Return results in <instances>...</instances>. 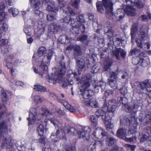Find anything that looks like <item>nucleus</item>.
<instances>
[{
  "label": "nucleus",
  "instance_id": "nucleus-1",
  "mask_svg": "<svg viewBox=\"0 0 151 151\" xmlns=\"http://www.w3.org/2000/svg\"><path fill=\"white\" fill-rule=\"evenodd\" d=\"M117 104L115 100H111L107 103L105 102L102 109H99L96 112V115L98 117L102 116V119L107 130H110L113 127L111 123V116L113 115Z\"/></svg>",
  "mask_w": 151,
  "mask_h": 151
},
{
  "label": "nucleus",
  "instance_id": "nucleus-2",
  "mask_svg": "<svg viewBox=\"0 0 151 151\" xmlns=\"http://www.w3.org/2000/svg\"><path fill=\"white\" fill-rule=\"evenodd\" d=\"M66 71V68L65 63H61V67L60 71L54 74H52L50 77H48L49 80L55 81L53 82L54 83L56 82L59 83L60 86L63 87H65L69 85H72L73 82V80L75 78V77L76 76V73H73L72 70H69L68 73V81L66 78L62 77V76L65 74Z\"/></svg>",
  "mask_w": 151,
  "mask_h": 151
},
{
  "label": "nucleus",
  "instance_id": "nucleus-3",
  "mask_svg": "<svg viewBox=\"0 0 151 151\" xmlns=\"http://www.w3.org/2000/svg\"><path fill=\"white\" fill-rule=\"evenodd\" d=\"M148 29L147 27L145 28H142L139 31V36L136 39V42L137 46L140 48L143 47L142 44H144L145 48L149 49L150 45L148 40L149 39L148 34Z\"/></svg>",
  "mask_w": 151,
  "mask_h": 151
},
{
  "label": "nucleus",
  "instance_id": "nucleus-4",
  "mask_svg": "<svg viewBox=\"0 0 151 151\" xmlns=\"http://www.w3.org/2000/svg\"><path fill=\"white\" fill-rule=\"evenodd\" d=\"M115 0H102V2L98 1L96 3L98 11L101 13L104 12V9L102 4L105 7L106 13L110 16L113 15L112 12V5Z\"/></svg>",
  "mask_w": 151,
  "mask_h": 151
},
{
  "label": "nucleus",
  "instance_id": "nucleus-5",
  "mask_svg": "<svg viewBox=\"0 0 151 151\" xmlns=\"http://www.w3.org/2000/svg\"><path fill=\"white\" fill-rule=\"evenodd\" d=\"M90 80L86 77L82 78L78 83L79 88L81 91H83L82 93L84 99H87L91 97L93 92L90 90H86L90 85L89 83Z\"/></svg>",
  "mask_w": 151,
  "mask_h": 151
},
{
  "label": "nucleus",
  "instance_id": "nucleus-6",
  "mask_svg": "<svg viewBox=\"0 0 151 151\" xmlns=\"http://www.w3.org/2000/svg\"><path fill=\"white\" fill-rule=\"evenodd\" d=\"M125 13L128 15L134 16L136 14L135 10L131 6L129 5H127L124 9L122 8L118 9L116 11L117 20H119L123 18Z\"/></svg>",
  "mask_w": 151,
  "mask_h": 151
},
{
  "label": "nucleus",
  "instance_id": "nucleus-7",
  "mask_svg": "<svg viewBox=\"0 0 151 151\" xmlns=\"http://www.w3.org/2000/svg\"><path fill=\"white\" fill-rule=\"evenodd\" d=\"M31 6L34 11L35 14L39 17L40 18H42L43 14L41 11L42 7L39 0H29Z\"/></svg>",
  "mask_w": 151,
  "mask_h": 151
},
{
  "label": "nucleus",
  "instance_id": "nucleus-8",
  "mask_svg": "<svg viewBox=\"0 0 151 151\" xmlns=\"http://www.w3.org/2000/svg\"><path fill=\"white\" fill-rule=\"evenodd\" d=\"M50 96L52 97L55 96V98L56 97L58 101L63 104L66 109L69 110L70 112H76L75 109L73 106L69 104L67 101L64 100L60 99L61 98H64V95L63 94H60L59 97L56 96V95H55L54 93H51Z\"/></svg>",
  "mask_w": 151,
  "mask_h": 151
},
{
  "label": "nucleus",
  "instance_id": "nucleus-9",
  "mask_svg": "<svg viewBox=\"0 0 151 151\" xmlns=\"http://www.w3.org/2000/svg\"><path fill=\"white\" fill-rule=\"evenodd\" d=\"M52 56V53L50 52L47 55L44 56L42 58L40 66L43 70L46 71H47L48 66L49 65Z\"/></svg>",
  "mask_w": 151,
  "mask_h": 151
},
{
  "label": "nucleus",
  "instance_id": "nucleus-10",
  "mask_svg": "<svg viewBox=\"0 0 151 151\" xmlns=\"http://www.w3.org/2000/svg\"><path fill=\"white\" fill-rule=\"evenodd\" d=\"M117 136L120 138L123 139L127 142H134L136 139V137L127 138L125 137L126 130L123 129H119L117 132Z\"/></svg>",
  "mask_w": 151,
  "mask_h": 151
},
{
  "label": "nucleus",
  "instance_id": "nucleus-11",
  "mask_svg": "<svg viewBox=\"0 0 151 151\" xmlns=\"http://www.w3.org/2000/svg\"><path fill=\"white\" fill-rule=\"evenodd\" d=\"M104 31L105 32L108 33V38H109L111 41L112 40L113 42L118 41L120 42L121 38L118 35L113 36V33L111 31L110 27H106L105 28Z\"/></svg>",
  "mask_w": 151,
  "mask_h": 151
},
{
  "label": "nucleus",
  "instance_id": "nucleus-12",
  "mask_svg": "<svg viewBox=\"0 0 151 151\" xmlns=\"http://www.w3.org/2000/svg\"><path fill=\"white\" fill-rule=\"evenodd\" d=\"M37 113L36 109L33 108H31L29 110V117L27 119L29 121V125L34 123L37 118Z\"/></svg>",
  "mask_w": 151,
  "mask_h": 151
},
{
  "label": "nucleus",
  "instance_id": "nucleus-13",
  "mask_svg": "<svg viewBox=\"0 0 151 151\" xmlns=\"http://www.w3.org/2000/svg\"><path fill=\"white\" fill-rule=\"evenodd\" d=\"M117 78V75L114 72L111 73L110 78L108 79L109 83L110 86L115 89L117 88V82L116 79Z\"/></svg>",
  "mask_w": 151,
  "mask_h": 151
},
{
  "label": "nucleus",
  "instance_id": "nucleus-14",
  "mask_svg": "<svg viewBox=\"0 0 151 151\" xmlns=\"http://www.w3.org/2000/svg\"><path fill=\"white\" fill-rule=\"evenodd\" d=\"M49 119L50 121L55 126V127L56 128H58V129L57 131H56V133H52L51 134V137L52 136H55L57 135L58 134H59V130L60 129H61V124L60 122H59L57 120L55 119L54 118H48Z\"/></svg>",
  "mask_w": 151,
  "mask_h": 151
},
{
  "label": "nucleus",
  "instance_id": "nucleus-15",
  "mask_svg": "<svg viewBox=\"0 0 151 151\" xmlns=\"http://www.w3.org/2000/svg\"><path fill=\"white\" fill-rule=\"evenodd\" d=\"M87 106H90L93 108H97L99 106L98 102L95 98L91 99L89 102H86L85 100L82 101Z\"/></svg>",
  "mask_w": 151,
  "mask_h": 151
},
{
  "label": "nucleus",
  "instance_id": "nucleus-16",
  "mask_svg": "<svg viewBox=\"0 0 151 151\" xmlns=\"http://www.w3.org/2000/svg\"><path fill=\"white\" fill-rule=\"evenodd\" d=\"M105 134L106 133L104 130L100 127L96 128L93 134V135L98 138H99L101 135L104 136Z\"/></svg>",
  "mask_w": 151,
  "mask_h": 151
},
{
  "label": "nucleus",
  "instance_id": "nucleus-17",
  "mask_svg": "<svg viewBox=\"0 0 151 151\" xmlns=\"http://www.w3.org/2000/svg\"><path fill=\"white\" fill-rule=\"evenodd\" d=\"M116 139L110 137L107 142L109 145L113 147V148L111 151H116L118 150V147L117 146H116Z\"/></svg>",
  "mask_w": 151,
  "mask_h": 151
},
{
  "label": "nucleus",
  "instance_id": "nucleus-18",
  "mask_svg": "<svg viewBox=\"0 0 151 151\" xmlns=\"http://www.w3.org/2000/svg\"><path fill=\"white\" fill-rule=\"evenodd\" d=\"M42 3L44 4H47L46 5H47L48 6L46 9L47 10L48 12L52 11L54 12H56L57 11L56 9H55L54 8H55L54 5V3L53 2H50V1L44 0L42 2Z\"/></svg>",
  "mask_w": 151,
  "mask_h": 151
},
{
  "label": "nucleus",
  "instance_id": "nucleus-19",
  "mask_svg": "<svg viewBox=\"0 0 151 151\" xmlns=\"http://www.w3.org/2000/svg\"><path fill=\"white\" fill-rule=\"evenodd\" d=\"M140 86L142 89L146 88V90L149 92L151 91V83L149 81L141 83Z\"/></svg>",
  "mask_w": 151,
  "mask_h": 151
},
{
  "label": "nucleus",
  "instance_id": "nucleus-20",
  "mask_svg": "<svg viewBox=\"0 0 151 151\" xmlns=\"http://www.w3.org/2000/svg\"><path fill=\"white\" fill-rule=\"evenodd\" d=\"M127 3L130 1L131 3H134V5L139 8H143L144 4L141 0H126Z\"/></svg>",
  "mask_w": 151,
  "mask_h": 151
},
{
  "label": "nucleus",
  "instance_id": "nucleus-21",
  "mask_svg": "<svg viewBox=\"0 0 151 151\" xmlns=\"http://www.w3.org/2000/svg\"><path fill=\"white\" fill-rule=\"evenodd\" d=\"M76 62L77 65L78 67V73L79 74H80V70L83 69L85 66V61L83 59L78 58Z\"/></svg>",
  "mask_w": 151,
  "mask_h": 151
},
{
  "label": "nucleus",
  "instance_id": "nucleus-22",
  "mask_svg": "<svg viewBox=\"0 0 151 151\" xmlns=\"http://www.w3.org/2000/svg\"><path fill=\"white\" fill-rule=\"evenodd\" d=\"M46 130L45 127L42 124H40L37 129L38 135L40 136H42L44 135L45 131Z\"/></svg>",
  "mask_w": 151,
  "mask_h": 151
},
{
  "label": "nucleus",
  "instance_id": "nucleus-23",
  "mask_svg": "<svg viewBox=\"0 0 151 151\" xmlns=\"http://www.w3.org/2000/svg\"><path fill=\"white\" fill-rule=\"evenodd\" d=\"M0 99L4 102H6L8 100L7 95L5 91L2 88L0 89Z\"/></svg>",
  "mask_w": 151,
  "mask_h": 151
},
{
  "label": "nucleus",
  "instance_id": "nucleus-24",
  "mask_svg": "<svg viewBox=\"0 0 151 151\" xmlns=\"http://www.w3.org/2000/svg\"><path fill=\"white\" fill-rule=\"evenodd\" d=\"M8 25L6 22L0 24V38L1 36V34L6 32L8 30Z\"/></svg>",
  "mask_w": 151,
  "mask_h": 151
},
{
  "label": "nucleus",
  "instance_id": "nucleus-25",
  "mask_svg": "<svg viewBox=\"0 0 151 151\" xmlns=\"http://www.w3.org/2000/svg\"><path fill=\"white\" fill-rule=\"evenodd\" d=\"M138 63L142 67H145L149 63V60L147 57H144V58L140 59Z\"/></svg>",
  "mask_w": 151,
  "mask_h": 151
},
{
  "label": "nucleus",
  "instance_id": "nucleus-26",
  "mask_svg": "<svg viewBox=\"0 0 151 151\" xmlns=\"http://www.w3.org/2000/svg\"><path fill=\"white\" fill-rule=\"evenodd\" d=\"M32 98L36 104H37L42 102V98L37 95H32Z\"/></svg>",
  "mask_w": 151,
  "mask_h": 151
},
{
  "label": "nucleus",
  "instance_id": "nucleus-27",
  "mask_svg": "<svg viewBox=\"0 0 151 151\" xmlns=\"http://www.w3.org/2000/svg\"><path fill=\"white\" fill-rule=\"evenodd\" d=\"M6 127L4 123H0V133L1 135H4L7 132Z\"/></svg>",
  "mask_w": 151,
  "mask_h": 151
},
{
  "label": "nucleus",
  "instance_id": "nucleus-28",
  "mask_svg": "<svg viewBox=\"0 0 151 151\" xmlns=\"http://www.w3.org/2000/svg\"><path fill=\"white\" fill-rule=\"evenodd\" d=\"M89 119L91 122V126L96 127L97 124V122L95 117L93 115H91L90 116Z\"/></svg>",
  "mask_w": 151,
  "mask_h": 151
},
{
  "label": "nucleus",
  "instance_id": "nucleus-29",
  "mask_svg": "<svg viewBox=\"0 0 151 151\" xmlns=\"http://www.w3.org/2000/svg\"><path fill=\"white\" fill-rule=\"evenodd\" d=\"M62 9L65 14H67L71 16H73L75 15L74 13L73 12L72 9L69 7L64 8Z\"/></svg>",
  "mask_w": 151,
  "mask_h": 151
},
{
  "label": "nucleus",
  "instance_id": "nucleus-30",
  "mask_svg": "<svg viewBox=\"0 0 151 151\" xmlns=\"http://www.w3.org/2000/svg\"><path fill=\"white\" fill-rule=\"evenodd\" d=\"M99 86H96L94 88L95 91L97 92L99 91V87L101 88L102 90H104L105 88L106 84L105 82H99Z\"/></svg>",
  "mask_w": 151,
  "mask_h": 151
},
{
  "label": "nucleus",
  "instance_id": "nucleus-31",
  "mask_svg": "<svg viewBox=\"0 0 151 151\" xmlns=\"http://www.w3.org/2000/svg\"><path fill=\"white\" fill-rule=\"evenodd\" d=\"M137 24H135L132 25L131 29V35L132 38H133L136 33L137 30Z\"/></svg>",
  "mask_w": 151,
  "mask_h": 151
},
{
  "label": "nucleus",
  "instance_id": "nucleus-32",
  "mask_svg": "<svg viewBox=\"0 0 151 151\" xmlns=\"http://www.w3.org/2000/svg\"><path fill=\"white\" fill-rule=\"evenodd\" d=\"M47 50L44 47H40L38 50V56L41 57L43 55H44L46 52Z\"/></svg>",
  "mask_w": 151,
  "mask_h": 151
},
{
  "label": "nucleus",
  "instance_id": "nucleus-33",
  "mask_svg": "<svg viewBox=\"0 0 151 151\" xmlns=\"http://www.w3.org/2000/svg\"><path fill=\"white\" fill-rule=\"evenodd\" d=\"M33 89L40 92H44L46 91V88L45 87L37 84L34 86Z\"/></svg>",
  "mask_w": 151,
  "mask_h": 151
},
{
  "label": "nucleus",
  "instance_id": "nucleus-34",
  "mask_svg": "<svg viewBox=\"0 0 151 151\" xmlns=\"http://www.w3.org/2000/svg\"><path fill=\"white\" fill-rule=\"evenodd\" d=\"M78 135L80 138H83L89 136L88 133L86 132L84 130H82L81 131H79L78 132Z\"/></svg>",
  "mask_w": 151,
  "mask_h": 151
},
{
  "label": "nucleus",
  "instance_id": "nucleus-35",
  "mask_svg": "<svg viewBox=\"0 0 151 151\" xmlns=\"http://www.w3.org/2000/svg\"><path fill=\"white\" fill-rule=\"evenodd\" d=\"M9 13L11 14L13 16H16L19 13L18 10L14 8H12L8 10Z\"/></svg>",
  "mask_w": 151,
  "mask_h": 151
},
{
  "label": "nucleus",
  "instance_id": "nucleus-36",
  "mask_svg": "<svg viewBox=\"0 0 151 151\" xmlns=\"http://www.w3.org/2000/svg\"><path fill=\"white\" fill-rule=\"evenodd\" d=\"M9 41L8 40L2 39L0 40V47L7 46Z\"/></svg>",
  "mask_w": 151,
  "mask_h": 151
},
{
  "label": "nucleus",
  "instance_id": "nucleus-37",
  "mask_svg": "<svg viewBox=\"0 0 151 151\" xmlns=\"http://www.w3.org/2000/svg\"><path fill=\"white\" fill-rule=\"evenodd\" d=\"M80 3V0H72L71 4L74 7L77 8Z\"/></svg>",
  "mask_w": 151,
  "mask_h": 151
},
{
  "label": "nucleus",
  "instance_id": "nucleus-38",
  "mask_svg": "<svg viewBox=\"0 0 151 151\" xmlns=\"http://www.w3.org/2000/svg\"><path fill=\"white\" fill-rule=\"evenodd\" d=\"M42 114L43 116H48L50 115V112L46 108H42Z\"/></svg>",
  "mask_w": 151,
  "mask_h": 151
},
{
  "label": "nucleus",
  "instance_id": "nucleus-39",
  "mask_svg": "<svg viewBox=\"0 0 151 151\" xmlns=\"http://www.w3.org/2000/svg\"><path fill=\"white\" fill-rule=\"evenodd\" d=\"M32 29L30 27H29L24 29V31L26 35L30 36L31 35V32Z\"/></svg>",
  "mask_w": 151,
  "mask_h": 151
},
{
  "label": "nucleus",
  "instance_id": "nucleus-40",
  "mask_svg": "<svg viewBox=\"0 0 151 151\" xmlns=\"http://www.w3.org/2000/svg\"><path fill=\"white\" fill-rule=\"evenodd\" d=\"M81 49L78 45H76L74 47L75 54L76 55H79L81 54Z\"/></svg>",
  "mask_w": 151,
  "mask_h": 151
},
{
  "label": "nucleus",
  "instance_id": "nucleus-41",
  "mask_svg": "<svg viewBox=\"0 0 151 151\" xmlns=\"http://www.w3.org/2000/svg\"><path fill=\"white\" fill-rule=\"evenodd\" d=\"M77 131L74 128H71L70 129H68L67 132V133H69L70 134H73L75 135L77 133Z\"/></svg>",
  "mask_w": 151,
  "mask_h": 151
},
{
  "label": "nucleus",
  "instance_id": "nucleus-42",
  "mask_svg": "<svg viewBox=\"0 0 151 151\" xmlns=\"http://www.w3.org/2000/svg\"><path fill=\"white\" fill-rule=\"evenodd\" d=\"M137 123L136 122L134 125V127L131 128L130 130L129 131V134H134L136 131V128L137 127Z\"/></svg>",
  "mask_w": 151,
  "mask_h": 151
},
{
  "label": "nucleus",
  "instance_id": "nucleus-43",
  "mask_svg": "<svg viewBox=\"0 0 151 151\" xmlns=\"http://www.w3.org/2000/svg\"><path fill=\"white\" fill-rule=\"evenodd\" d=\"M30 10V7H29L27 8V12H26L24 11L21 12L22 14L23 15V17L24 18V20H26L27 19V17H28V14L27 13V12H29Z\"/></svg>",
  "mask_w": 151,
  "mask_h": 151
},
{
  "label": "nucleus",
  "instance_id": "nucleus-44",
  "mask_svg": "<svg viewBox=\"0 0 151 151\" xmlns=\"http://www.w3.org/2000/svg\"><path fill=\"white\" fill-rule=\"evenodd\" d=\"M149 136V134L148 133H146L145 134H143L142 137L141 138V142H143L146 140L147 139Z\"/></svg>",
  "mask_w": 151,
  "mask_h": 151
},
{
  "label": "nucleus",
  "instance_id": "nucleus-45",
  "mask_svg": "<svg viewBox=\"0 0 151 151\" xmlns=\"http://www.w3.org/2000/svg\"><path fill=\"white\" fill-rule=\"evenodd\" d=\"M55 18L52 14L50 13L48 14L47 15V19L48 20L51 21L55 19Z\"/></svg>",
  "mask_w": 151,
  "mask_h": 151
},
{
  "label": "nucleus",
  "instance_id": "nucleus-46",
  "mask_svg": "<svg viewBox=\"0 0 151 151\" xmlns=\"http://www.w3.org/2000/svg\"><path fill=\"white\" fill-rule=\"evenodd\" d=\"M96 143L94 142L93 144H91L88 147V151H93L96 148Z\"/></svg>",
  "mask_w": 151,
  "mask_h": 151
},
{
  "label": "nucleus",
  "instance_id": "nucleus-47",
  "mask_svg": "<svg viewBox=\"0 0 151 151\" xmlns=\"http://www.w3.org/2000/svg\"><path fill=\"white\" fill-rule=\"evenodd\" d=\"M39 140V142L41 143L45 144L46 142L47 139L46 138V137L44 135L42 136Z\"/></svg>",
  "mask_w": 151,
  "mask_h": 151
},
{
  "label": "nucleus",
  "instance_id": "nucleus-48",
  "mask_svg": "<svg viewBox=\"0 0 151 151\" xmlns=\"http://www.w3.org/2000/svg\"><path fill=\"white\" fill-rule=\"evenodd\" d=\"M6 65L8 68H9L11 69L10 71L11 72L12 74H13V72L14 71V70L12 69V64L7 62L6 63Z\"/></svg>",
  "mask_w": 151,
  "mask_h": 151
},
{
  "label": "nucleus",
  "instance_id": "nucleus-49",
  "mask_svg": "<svg viewBox=\"0 0 151 151\" xmlns=\"http://www.w3.org/2000/svg\"><path fill=\"white\" fill-rule=\"evenodd\" d=\"M120 49L119 48H117L115 50L113 51V53L114 55L117 59L118 58L119 56V54L120 52Z\"/></svg>",
  "mask_w": 151,
  "mask_h": 151
},
{
  "label": "nucleus",
  "instance_id": "nucleus-50",
  "mask_svg": "<svg viewBox=\"0 0 151 151\" xmlns=\"http://www.w3.org/2000/svg\"><path fill=\"white\" fill-rule=\"evenodd\" d=\"M6 15V14L5 12H3L2 14L0 13V23L4 20Z\"/></svg>",
  "mask_w": 151,
  "mask_h": 151
},
{
  "label": "nucleus",
  "instance_id": "nucleus-51",
  "mask_svg": "<svg viewBox=\"0 0 151 151\" xmlns=\"http://www.w3.org/2000/svg\"><path fill=\"white\" fill-rule=\"evenodd\" d=\"M5 6L3 3L1 2L0 4V13L2 14L4 12Z\"/></svg>",
  "mask_w": 151,
  "mask_h": 151
},
{
  "label": "nucleus",
  "instance_id": "nucleus-52",
  "mask_svg": "<svg viewBox=\"0 0 151 151\" xmlns=\"http://www.w3.org/2000/svg\"><path fill=\"white\" fill-rule=\"evenodd\" d=\"M52 27L53 30L55 32L58 31L60 28V27L59 26H57L56 24H54L52 25Z\"/></svg>",
  "mask_w": 151,
  "mask_h": 151
},
{
  "label": "nucleus",
  "instance_id": "nucleus-53",
  "mask_svg": "<svg viewBox=\"0 0 151 151\" xmlns=\"http://www.w3.org/2000/svg\"><path fill=\"white\" fill-rule=\"evenodd\" d=\"M87 38V36L86 35H83L77 38L78 40L80 41L81 42H83L84 40H86Z\"/></svg>",
  "mask_w": 151,
  "mask_h": 151
},
{
  "label": "nucleus",
  "instance_id": "nucleus-54",
  "mask_svg": "<svg viewBox=\"0 0 151 151\" xmlns=\"http://www.w3.org/2000/svg\"><path fill=\"white\" fill-rule=\"evenodd\" d=\"M125 146L127 147H128L129 148L130 150L132 151H134V150L135 147L134 145H131L129 144H126L125 145Z\"/></svg>",
  "mask_w": 151,
  "mask_h": 151
},
{
  "label": "nucleus",
  "instance_id": "nucleus-55",
  "mask_svg": "<svg viewBox=\"0 0 151 151\" xmlns=\"http://www.w3.org/2000/svg\"><path fill=\"white\" fill-rule=\"evenodd\" d=\"M139 52V50L136 48H135L131 50L130 51V53L132 55L138 53Z\"/></svg>",
  "mask_w": 151,
  "mask_h": 151
},
{
  "label": "nucleus",
  "instance_id": "nucleus-56",
  "mask_svg": "<svg viewBox=\"0 0 151 151\" xmlns=\"http://www.w3.org/2000/svg\"><path fill=\"white\" fill-rule=\"evenodd\" d=\"M33 70L34 71V72L36 74H38L39 75L42 76V77H43V74L41 72L38 71V70L35 68V67L33 68Z\"/></svg>",
  "mask_w": 151,
  "mask_h": 151
},
{
  "label": "nucleus",
  "instance_id": "nucleus-57",
  "mask_svg": "<svg viewBox=\"0 0 151 151\" xmlns=\"http://www.w3.org/2000/svg\"><path fill=\"white\" fill-rule=\"evenodd\" d=\"M57 113L58 115L60 116H63L64 114V112L60 109L57 111Z\"/></svg>",
  "mask_w": 151,
  "mask_h": 151
},
{
  "label": "nucleus",
  "instance_id": "nucleus-58",
  "mask_svg": "<svg viewBox=\"0 0 151 151\" xmlns=\"http://www.w3.org/2000/svg\"><path fill=\"white\" fill-rule=\"evenodd\" d=\"M121 73V74H122V78H127L128 77V74L127 73L124 72L123 73Z\"/></svg>",
  "mask_w": 151,
  "mask_h": 151
},
{
  "label": "nucleus",
  "instance_id": "nucleus-59",
  "mask_svg": "<svg viewBox=\"0 0 151 151\" xmlns=\"http://www.w3.org/2000/svg\"><path fill=\"white\" fill-rule=\"evenodd\" d=\"M120 53L121 56L123 58H124L126 56V52L125 51L120 49Z\"/></svg>",
  "mask_w": 151,
  "mask_h": 151
},
{
  "label": "nucleus",
  "instance_id": "nucleus-60",
  "mask_svg": "<svg viewBox=\"0 0 151 151\" xmlns=\"http://www.w3.org/2000/svg\"><path fill=\"white\" fill-rule=\"evenodd\" d=\"M120 91L121 93L124 94H126L127 92V90L125 87H123L121 88Z\"/></svg>",
  "mask_w": 151,
  "mask_h": 151
},
{
  "label": "nucleus",
  "instance_id": "nucleus-61",
  "mask_svg": "<svg viewBox=\"0 0 151 151\" xmlns=\"http://www.w3.org/2000/svg\"><path fill=\"white\" fill-rule=\"evenodd\" d=\"M144 57H147L146 56H145V54L143 52H141L139 53V57L140 58V59H141V58L143 59L144 58Z\"/></svg>",
  "mask_w": 151,
  "mask_h": 151
},
{
  "label": "nucleus",
  "instance_id": "nucleus-62",
  "mask_svg": "<svg viewBox=\"0 0 151 151\" xmlns=\"http://www.w3.org/2000/svg\"><path fill=\"white\" fill-rule=\"evenodd\" d=\"M21 63V62L19 60H16L14 63V65L15 66L19 65H20Z\"/></svg>",
  "mask_w": 151,
  "mask_h": 151
},
{
  "label": "nucleus",
  "instance_id": "nucleus-63",
  "mask_svg": "<svg viewBox=\"0 0 151 151\" xmlns=\"http://www.w3.org/2000/svg\"><path fill=\"white\" fill-rule=\"evenodd\" d=\"M124 106L128 110V111L129 112H131L132 111L131 108L127 104H125Z\"/></svg>",
  "mask_w": 151,
  "mask_h": 151
},
{
  "label": "nucleus",
  "instance_id": "nucleus-64",
  "mask_svg": "<svg viewBox=\"0 0 151 151\" xmlns=\"http://www.w3.org/2000/svg\"><path fill=\"white\" fill-rule=\"evenodd\" d=\"M6 2V4L9 5H12L13 4V2L11 0H5Z\"/></svg>",
  "mask_w": 151,
  "mask_h": 151
}]
</instances>
